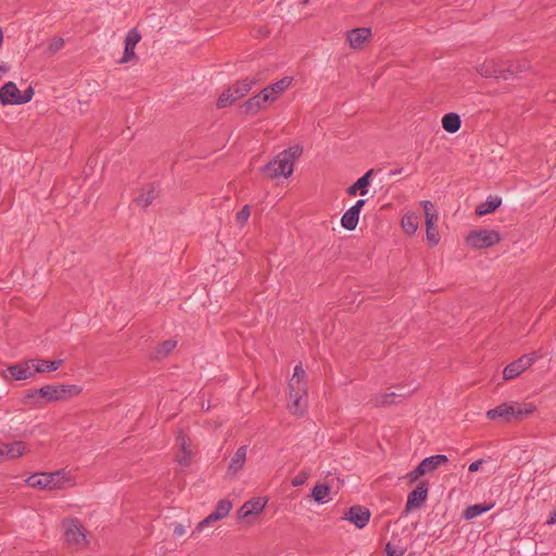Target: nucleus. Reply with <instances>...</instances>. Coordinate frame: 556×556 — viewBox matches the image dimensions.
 Segmentation results:
<instances>
[{"instance_id":"1","label":"nucleus","mask_w":556,"mask_h":556,"mask_svg":"<svg viewBox=\"0 0 556 556\" xmlns=\"http://www.w3.org/2000/svg\"><path fill=\"white\" fill-rule=\"evenodd\" d=\"M80 392L81 388L76 384H48L29 392L26 399L33 404L41 406L43 403L65 401Z\"/></svg>"},{"instance_id":"2","label":"nucleus","mask_w":556,"mask_h":556,"mask_svg":"<svg viewBox=\"0 0 556 556\" xmlns=\"http://www.w3.org/2000/svg\"><path fill=\"white\" fill-rule=\"evenodd\" d=\"M534 409L535 407L530 403L505 402L489 409L486 417L490 420H500L502 422L520 421L534 412Z\"/></svg>"},{"instance_id":"3","label":"nucleus","mask_w":556,"mask_h":556,"mask_svg":"<svg viewBox=\"0 0 556 556\" xmlns=\"http://www.w3.org/2000/svg\"><path fill=\"white\" fill-rule=\"evenodd\" d=\"M71 479L64 470L53 472H37L27 478L26 482L30 488L41 490H62L70 483Z\"/></svg>"},{"instance_id":"4","label":"nucleus","mask_w":556,"mask_h":556,"mask_svg":"<svg viewBox=\"0 0 556 556\" xmlns=\"http://www.w3.org/2000/svg\"><path fill=\"white\" fill-rule=\"evenodd\" d=\"M502 240V236L494 229L471 230L466 237V243L473 249H486Z\"/></svg>"},{"instance_id":"5","label":"nucleus","mask_w":556,"mask_h":556,"mask_svg":"<svg viewBox=\"0 0 556 556\" xmlns=\"http://www.w3.org/2000/svg\"><path fill=\"white\" fill-rule=\"evenodd\" d=\"M293 165L287 153H279L273 161L263 166L261 170L269 178L289 177L293 173Z\"/></svg>"},{"instance_id":"6","label":"nucleus","mask_w":556,"mask_h":556,"mask_svg":"<svg viewBox=\"0 0 556 556\" xmlns=\"http://www.w3.org/2000/svg\"><path fill=\"white\" fill-rule=\"evenodd\" d=\"M289 394L292 403L289 407L292 414H298L305 407L307 394L306 381L300 378H291L289 381Z\"/></svg>"},{"instance_id":"7","label":"nucleus","mask_w":556,"mask_h":556,"mask_svg":"<svg viewBox=\"0 0 556 556\" xmlns=\"http://www.w3.org/2000/svg\"><path fill=\"white\" fill-rule=\"evenodd\" d=\"M425 218H426V237L430 245H437L440 241L439 230L435 226L439 214L431 201L425 200L421 202Z\"/></svg>"},{"instance_id":"8","label":"nucleus","mask_w":556,"mask_h":556,"mask_svg":"<svg viewBox=\"0 0 556 556\" xmlns=\"http://www.w3.org/2000/svg\"><path fill=\"white\" fill-rule=\"evenodd\" d=\"M540 355L536 352L525 354L517 361L508 364L503 370V378L505 380H510L518 377L525 370H527L538 358Z\"/></svg>"},{"instance_id":"9","label":"nucleus","mask_w":556,"mask_h":556,"mask_svg":"<svg viewBox=\"0 0 556 556\" xmlns=\"http://www.w3.org/2000/svg\"><path fill=\"white\" fill-rule=\"evenodd\" d=\"M64 539L71 546L81 548L87 546L86 534L77 520H68L63 522Z\"/></svg>"},{"instance_id":"10","label":"nucleus","mask_w":556,"mask_h":556,"mask_svg":"<svg viewBox=\"0 0 556 556\" xmlns=\"http://www.w3.org/2000/svg\"><path fill=\"white\" fill-rule=\"evenodd\" d=\"M231 508L232 503L228 498H223L218 501L215 509L197 525L193 534L195 532H201L205 527L210 526L212 522L224 519L226 516H228Z\"/></svg>"},{"instance_id":"11","label":"nucleus","mask_w":556,"mask_h":556,"mask_svg":"<svg viewBox=\"0 0 556 556\" xmlns=\"http://www.w3.org/2000/svg\"><path fill=\"white\" fill-rule=\"evenodd\" d=\"M502 65L503 64L498 61L486 60L477 68V71L482 77L503 78L507 80L508 75L506 72H510V68H503Z\"/></svg>"},{"instance_id":"12","label":"nucleus","mask_w":556,"mask_h":556,"mask_svg":"<svg viewBox=\"0 0 556 556\" xmlns=\"http://www.w3.org/2000/svg\"><path fill=\"white\" fill-rule=\"evenodd\" d=\"M343 519L352 522L356 528L363 529L370 519V510L361 505H354L344 514Z\"/></svg>"},{"instance_id":"13","label":"nucleus","mask_w":556,"mask_h":556,"mask_svg":"<svg viewBox=\"0 0 556 556\" xmlns=\"http://www.w3.org/2000/svg\"><path fill=\"white\" fill-rule=\"evenodd\" d=\"M428 490V483L426 481H420L408 494L405 510L408 511L414 508H419L427 500Z\"/></svg>"},{"instance_id":"14","label":"nucleus","mask_w":556,"mask_h":556,"mask_svg":"<svg viewBox=\"0 0 556 556\" xmlns=\"http://www.w3.org/2000/svg\"><path fill=\"white\" fill-rule=\"evenodd\" d=\"M267 501L263 497H254L247 501L237 511L238 519H247L251 516L261 514Z\"/></svg>"},{"instance_id":"15","label":"nucleus","mask_w":556,"mask_h":556,"mask_svg":"<svg viewBox=\"0 0 556 556\" xmlns=\"http://www.w3.org/2000/svg\"><path fill=\"white\" fill-rule=\"evenodd\" d=\"M371 37V29L367 27L354 28L346 33V40L354 50L363 49L366 41Z\"/></svg>"},{"instance_id":"16","label":"nucleus","mask_w":556,"mask_h":556,"mask_svg":"<svg viewBox=\"0 0 556 556\" xmlns=\"http://www.w3.org/2000/svg\"><path fill=\"white\" fill-rule=\"evenodd\" d=\"M273 103V99L265 94L263 96L261 92L256 96L251 97L247 101L241 104V110L247 115H254L264 109L265 103Z\"/></svg>"},{"instance_id":"17","label":"nucleus","mask_w":556,"mask_h":556,"mask_svg":"<svg viewBox=\"0 0 556 556\" xmlns=\"http://www.w3.org/2000/svg\"><path fill=\"white\" fill-rule=\"evenodd\" d=\"M140 39L141 35L136 28H132L127 33L125 38L124 55L119 60V63H127L136 59L135 48Z\"/></svg>"},{"instance_id":"18","label":"nucleus","mask_w":556,"mask_h":556,"mask_svg":"<svg viewBox=\"0 0 556 556\" xmlns=\"http://www.w3.org/2000/svg\"><path fill=\"white\" fill-rule=\"evenodd\" d=\"M34 366L30 358L9 366L7 371H9L11 377L15 380H26L35 376Z\"/></svg>"},{"instance_id":"19","label":"nucleus","mask_w":556,"mask_h":556,"mask_svg":"<svg viewBox=\"0 0 556 556\" xmlns=\"http://www.w3.org/2000/svg\"><path fill=\"white\" fill-rule=\"evenodd\" d=\"M176 444L179 447V452L177 454V462L181 466H189L192 460V450L190 447V440L182 432H179L176 438Z\"/></svg>"},{"instance_id":"20","label":"nucleus","mask_w":556,"mask_h":556,"mask_svg":"<svg viewBox=\"0 0 556 556\" xmlns=\"http://www.w3.org/2000/svg\"><path fill=\"white\" fill-rule=\"evenodd\" d=\"M21 90L17 88L16 84L13 81L5 83L0 88V103L2 105H20Z\"/></svg>"},{"instance_id":"21","label":"nucleus","mask_w":556,"mask_h":556,"mask_svg":"<svg viewBox=\"0 0 556 556\" xmlns=\"http://www.w3.org/2000/svg\"><path fill=\"white\" fill-rule=\"evenodd\" d=\"M291 84L292 77L286 76L277 80L276 83L269 85L268 87L264 88L261 91V93L263 96H269L273 99V102H275L277 98L291 86Z\"/></svg>"},{"instance_id":"22","label":"nucleus","mask_w":556,"mask_h":556,"mask_svg":"<svg viewBox=\"0 0 556 556\" xmlns=\"http://www.w3.org/2000/svg\"><path fill=\"white\" fill-rule=\"evenodd\" d=\"M374 169H369L362 177H359L352 186L346 190L349 195H356L359 192L361 195H366L368 192V186L370 185V177Z\"/></svg>"},{"instance_id":"23","label":"nucleus","mask_w":556,"mask_h":556,"mask_svg":"<svg viewBox=\"0 0 556 556\" xmlns=\"http://www.w3.org/2000/svg\"><path fill=\"white\" fill-rule=\"evenodd\" d=\"M157 194L156 188L149 185L138 191L134 201L142 207H148L156 199Z\"/></svg>"},{"instance_id":"24","label":"nucleus","mask_w":556,"mask_h":556,"mask_svg":"<svg viewBox=\"0 0 556 556\" xmlns=\"http://www.w3.org/2000/svg\"><path fill=\"white\" fill-rule=\"evenodd\" d=\"M247 452H248L247 445H242L236 451V453L231 457V460L228 466L227 472L229 475H236L238 471H240L243 468V466L245 464Z\"/></svg>"},{"instance_id":"25","label":"nucleus","mask_w":556,"mask_h":556,"mask_svg":"<svg viewBox=\"0 0 556 556\" xmlns=\"http://www.w3.org/2000/svg\"><path fill=\"white\" fill-rule=\"evenodd\" d=\"M34 366V372H51L58 370L62 364L63 359H56V361H46V359H39V358H31Z\"/></svg>"},{"instance_id":"26","label":"nucleus","mask_w":556,"mask_h":556,"mask_svg":"<svg viewBox=\"0 0 556 556\" xmlns=\"http://www.w3.org/2000/svg\"><path fill=\"white\" fill-rule=\"evenodd\" d=\"M448 462V458L446 455L438 454L430 457H426L420 462V465L422 468H425V475L433 472L438 467L441 465H444Z\"/></svg>"},{"instance_id":"27","label":"nucleus","mask_w":556,"mask_h":556,"mask_svg":"<svg viewBox=\"0 0 556 556\" xmlns=\"http://www.w3.org/2000/svg\"><path fill=\"white\" fill-rule=\"evenodd\" d=\"M258 83L257 77H247L242 80L236 81L233 85V92L237 97L243 98L245 97L252 87Z\"/></svg>"},{"instance_id":"28","label":"nucleus","mask_w":556,"mask_h":556,"mask_svg":"<svg viewBox=\"0 0 556 556\" xmlns=\"http://www.w3.org/2000/svg\"><path fill=\"white\" fill-rule=\"evenodd\" d=\"M462 121L458 114L447 113L442 117V127L445 131L454 134L459 130Z\"/></svg>"},{"instance_id":"29","label":"nucleus","mask_w":556,"mask_h":556,"mask_svg":"<svg viewBox=\"0 0 556 556\" xmlns=\"http://www.w3.org/2000/svg\"><path fill=\"white\" fill-rule=\"evenodd\" d=\"M502 203V200L497 197H491L485 202L480 203L476 207V215L478 216H484L486 214H490L494 212Z\"/></svg>"},{"instance_id":"30","label":"nucleus","mask_w":556,"mask_h":556,"mask_svg":"<svg viewBox=\"0 0 556 556\" xmlns=\"http://www.w3.org/2000/svg\"><path fill=\"white\" fill-rule=\"evenodd\" d=\"M330 488L328 484L318 483L312 489L311 496L318 504H325L330 501Z\"/></svg>"},{"instance_id":"31","label":"nucleus","mask_w":556,"mask_h":556,"mask_svg":"<svg viewBox=\"0 0 556 556\" xmlns=\"http://www.w3.org/2000/svg\"><path fill=\"white\" fill-rule=\"evenodd\" d=\"M359 213L350 207L341 217V225L346 230H354L357 227Z\"/></svg>"},{"instance_id":"32","label":"nucleus","mask_w":556,"mask_h":556,"mask_svg":"<svg viewBox=\"0 0 556 556\" xmlns=\"http://www.w3.org/2000/svg\"><path fill=\"white\" fill-rule=\"evenodd\" d=\"M177 346V341L175 340H166L159 344L153 353L152 358L161 359L166 357Z\"/></svg>"},{"instance_id":"33","label":"nucleus","mask_w":556,"mask_h":556,"mask_svg":"<svg viewBox=\"0 0 556 556\" xmlns=\"http://www.w3.org/2000/svg\"><path fill=\"white\" fill-rule=\"evenodd\" d=\"M239 99H241V98L236 96V93L233 92V87L229 86L218 97L216 105L218 109H224V108L231 105Z\"/></svg>"},{"instance_id":"34","label":"nucleus","mask_w":556,"mask_h":556,"mask_svg":"<svg viewBox=\"0 0 556 556\" xmlns=\"http://www.w3.org/2000/svg\"><path fill=\"white\" fill-rule=\"evenodd\" d=\"M492 507H493V505L475 504V505L468 506L463 511V517L466 520H470V519H473V518L482 515L483 513H486Z\"/></svg>"},{"instance_id":"35","label":"nucleus","mask_w":556,"mask_h":556,"mask_svg":"<svg viewBox=\"0 0 556 556\" xmlns=\"http://www.w3.org/2000/svg\"><path fill=\"white\" fill-rule=\"evenodd\" d=\"M5 453H7V458H9V459L21 457L23 454L26 453V445L22 441L7 443Z\"/></svg>"},{"instance_id":"36","label":"nucleus","mask_w":556,"mask_h":556,"mask_svg":"<svg viewBox=\"0 0 556 556\" xmlns=\"http://www.w3.org/2000/svg\"><path fill=\"white\" fill-rule=\"evenodd\" d=\"M397 396L394 392L378 393L370 399V403L376 407L388 406L393 404L394 399Z\"/></svg>"},{"instance_id":"37","label":"nucleus","mask_w":556,"mask_h":556,"mask_svg":"<svg viewBox=\"0 0 556 556\" xmlns=\"http://www.w3.org/2000/svg\"><path fill=\"white\" fill-rule=\"evenodd\" d=\"M402 228L408 235H414L418 229V220L414 215H406L402 218Z\"/></svg>"},{"instance_id":"38","label":"nucleus","mask_w":556,"mask_h":556,"mask_svg":"<svg viewBox=\"0 0 556 556\" xmlns=\"http://www.w3.org/2000/svg\"><path fill=\"white\" fill-rule=\"evenodd\" d=\"M406 552V547L396 544L393 540L388 542L386 545L387 556H403Z\"/></svg>"},{"instance_id":"39","label":"nucleus","mask_w":556,"mask_h":556,"mask_svg":"<svg viewBox=\"0 0 556 556\" xmlns=\"http://www.w3.org/2000/svg\"><path fill=\"white\" fill-rule=\"evenodd\" d=\"M507 68H510V72H506L509 79L515 74L527 71L529 68V63L528 61H517L515 63L509 64Z\"/></svg>"},{"instance_id":"40","label":"nucleus","mask_w":556,"mask_h":556,"mask_svg":"<svg viewBox=\"0 0 556 556\" xmlns=\"http://www.w3.org/2000/svg\"><path fill=\"white\" fill-rule=\"evenodd\" d=\"M250 214V206L247 204L236 215V222L238 225L243 226L248 222Z\"/></svg>"},{"instance_id":"41","label":"nucleus","mask_w":556,"mask_h":556,"mask_svg":"<svg viewBox=\"0 0 556 556\" xmlns=\"http://www.w3.org/2000/svg\"><path fill=\"white\" fill-rule=\"evenodd\" d=\"M64 47V39L59 37L54 38L52 41L49 42L47 47V51L49 54H54L59 50H61Z\"/></svg>"},{"instance_id":"42","label":"nucleus","mask_w":556,"mask_h":556,"mask_svg":"<svg viewBox=\"0 0 556 556\" xmlns=\"http://www.w3.org/2000/svg\"><path fill=\"white\" fill-rule=\"evenodd\" d=\"M309 477V472L306 470H303L299 472L296 476H294L291 480L292 486H301L303 485Z\"/></svg>"},{"instance_id":"43","label":"nucleus","mask_w":556,"mask_h":556,"mask_svg":"<svg viewBox=\"0 0 556 556\" xmlns=\"http://www.w3.org/2000/svg\"><path fill=\"white\" fill-rule=\"evenodd\" d=\"M302 151L303 150L300 146H293L287 150H283L281 153H287V155L290 157L291 163L294 164V160L302 154Z\"/></svg>"},{"instance_id":"44","label":"nucleus","mask_w":556,"mask_h":556,"mask_svg":"<svg viewBox=\"0 0 556 556\" xmlns=\"http://www.w3.org/2000/svg\"><path fill=\"white\" fill-rule=\"evenodd\" d=\"M34 93V89L31 87H28L23 92L21 91L20 99H17L16 101H20V104L28 103L33 99Z\"/></svg>"},{"instance_id":"45","label":"nucleus","mask_w":556,"mask_h":556,"mask_svg":"<svg viewBox=\"0 0 556 556\" xmlns=\"http://www.w3.org/2000/svg\"><path fill=\"white\" fill-rule=\"evenodd\" d=\"M425 468L421 467V465L419 464L414 470H412L407 476L409 478L410 481H416L418 480L421 476L425 475Z\"/></svg>"},{"instance_id":"46","label":"nucleus","mask_w":556,"mask_h":556,"mask_svg":"<svg viewBox=\"0 0 556 556\" xmlns=\"http://www.w3.org/2000/svg\"><path fill=\"white\" fill-rule=\"evenodd\" d=\"M173 532L176 536H182L186 534L187 529L184 525L176 522L174 523Z\"/></svg>"},{"instance_id":"47","label":"nucleus","mask_w":556,"mask_h":556,"mask_svg":"<svg viewBox=\"0 0 556 556\" xmlns=\"http://www.w3.org/2000/svg\"><path fill=\"white\" fill-rule=\"evenodd\" d=\"M305 370L302 368L301 365H298L295 366L294 368V372H293V376L291 378H300V379H303L305 380Z\"/></svg>"},{"instance_id":"48","label":"nucleus","mask_w":556,"mask_h":556,"mask_svg":"<svg viewBox=\"0 0 556 556\" xmlns=\"http://www.w3.org/2000/svg\"><path fill=\"white\" fill-rule=\"evenodd\" d=\"M545 523L548 525V526H552V525L556 523V506L549 513L548 518H547Z\"/></svg>"},{"instance_id":"49","label":"nucleus","mask_w":556,"mask_h":556,"mask_svg":"<svg viewBox=\"0 0 556 556\" xmlns=\"http://www.w3.org/2000/svg\"><path fill=\"white\" fill-rule=\"evenodd\" d=\"M482 463H483V460H482V459H479V460H476V462L471 463V464L469 465V468H468V469H469V471H470V472L478 471Z\"/></svg>"},{"instance_id":"50","label":"nucleus","mask_w":556,"mask_h":556,"mask_svg":"<svg viewBox=\"0 0 556 556\" xmlns=\"http://www.w3.org/2000/svg\"><path fill=\"white\" fill-rule=\"evenodd\" d=\"M365 203H366V200H364V199L357 200L356 203L352 206V208L356 210V212H358L361 214V211H362L363 206L365 205Z\"/></svg>"},{"instance_id":"51","label":"nucleus","mask_w":556,"mask_h":556,"mask_svg":"<svg viewBox=\"0 0 556 556\" xmlns=\"http://www.w3.org/2000/svg\"><path fill=\"white\" fill-rule=\"evenodd\" d=\"M5 450H7V443H1L0 444V462L2 459L7 458Z\"/></svg>"},{"instance_id":"52","label":"nucleus","mask_w":556,"mask_h":556,"mask_svg":"<svg viewBox=\"0 0 556 556\" xmlns=\"http://www.w3.org/2000/svg\"><path fill=\"white\" fill-rule=\"evenodd\" d=\"M401 173H402V168H399V169L394 170V172L392 173V175H396V174H401Z\"/></svg>"},{"instance_id":"53","label":"nucleus","mask_w":556,"mask_h":556,"mask_svg":"<svg viewBox=\"0 0 556 556\" xmlns=\"http://www.w3.org/2000/svg\"><path fill=\"white\" fill-rule=\"evenodd\" d=\"M0 71L5 72L7 71L5 66L4 65H0Z\"/></svg>"}]
</instances>
